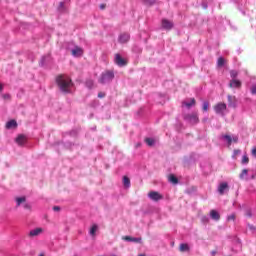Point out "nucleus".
<instances>
[{"mask_svg":"<svg viewBox=\"0 0 256 256\" xmlns=\"http://www.w3.org/2000/svg\"><path fill=\"white\" fill-rule=\"evenodd\" d=\"M56 83L62 91V93H72L73 92V82L69 76L60 75L56 78Z\"/></svg>","mask_w":256,"mask_h":256,"instance_id":"nucleus-1","label":"nucleus"},{"mask_svg":"<svg viewBox=\"0 0 256 256\" xmlns=\"http://www.w3.org/2000/svg\"><path fill=\"white\" fill-rule=\"evenodd\" d=\"M114 78H115V74L113 73V71H106L102 73L100 77V83H102L103 85L107 83H111Z\"/></svg>","mask_w":256,"mask_h":256,"instance_id":"nucleus-2","label":"nucleus"},{"mask_svg":"<svg viewBox=\"0 0 256 256\" xmlns=\"http://www.w3.org/2000/svg\"><path fill=\"white\" fill-rule=\"evenodd\" d=\"M214 111L216 115H221V117H225V111H227V104L220 102L214 106Z\"/></svg>","mask_w":256,"mask_h":256,"instance_id":"nucleus-3","label":"nucleus"},{"mask_svg":"<svg viewBox=\"0 0 256 256\" xmlns=\"http://www.w3.org/2000/svg\"><path fill=\"white\" fill-rule=\"evenodd\" d=\"M226 191H229V184H227V182L220 183L218 186V193L220 195H225Z\"/></svg>","mask_w":256,"mask_h":256,"instance_id":"nucleus-4","label":"nucleus"},{"mask_svg":"<svg viewBox=\"0 0 256 256\" xmlns=\"http://www.w3.org/2000/svg\"><path fill=\"white\" fill-rule=\"evenodd\" d=\"M114 61L116 65H118V67H125V65H127V62L125 61V59H123L119 54L115 55Z\"/></svg>","mask_w":256,"mask_h":256,"instance_id":"nucleus-5","label":"nucleus"},{"mask_svg":"<svg viewBox=\"0 0 256 256\" xmlns=\"http://www.w3.org/2000/svg\"><path fill=\"white\" fill-rule=\"evenodd\" d=\"M222 139L224 140V141H226V143H228V145H231V143H237V141H239V137H237V136H233V137H231V136H229V135H224V136H222Z\"/></svg>","mask_w":256,"mask_h":256,"instance_id":"nucleus-6","label":"nucleus"},{"mask_svg":"<svg viewBox=\"0 0 256 256\" xmlns=\"http://www.w3.org/2000/svg\"><path fill=\"white\" fill-rule=\"evenodd\" d=\"M148 197L152 201H159V200L163 199V196L161 194H159V192H155V191L150 192L148 194Z\"/></svg>","mask_w":256,"mask_h":256,"instance_id":"nucleus-7","label":"nucleus"},{"mask_svg":"<svg viewBox=\"0 0 256 256\" xmlns=\"http://www.w3.org/2000/svg\"><path fill=\"white\" fill-rule=\"evenodd\" d=\"M71 53H72L73 57H82V55H83V48H81L79 46H75L71 50Z\"/></svg>","mask_w":256,"mask_h":256,"instance_id":"nucleus-8","label":"nucleus"},{"mask_svg":"<svg viewBox=\"0 0 256 256\" xmlns=\"http://www.w3.org/2000/svg\"><path fill=\"white\" fill-rule=\"evenodd\" d=\"M122 239L128 243H141V237L135 238L131 236H123Z\"/></svg>","mask_w":256,"mask_h":256,"instance_id":"nucleus-9","label":"nucleus"},{"mask_svg":"<svg viewBox=\"0 0 256 256\" xmlns=\"http://www.w3.org/2000/svg\"><path fill=\"white\" fill-rule=\"evenodd\" d=\"M184 119L189 121V123H197L199 121L197 114H188L184 117Z\"/></svg>","mask_w":256,"mask_h":256,"instance_id":"nucleus-10","label":"nucleus"},{"mask_svg":"<svg viewBox=\"0 0 256 256\" xmlns=\"http://www.w3.org/2000/svg\"><path fill=\"white\" fill-rule=\"evenodd\" d=\"M162 28L166 29L167 31H169L170 29H173V22H171L167 19H163L162 20Z\"/></svg>","mask_w":256,"mask_h":256,"instance_id":"nucleus-11","label":"nucleus"},{"mask_svg":"<svg viewBox=\"0 0 256 256\" xmlns=\"http://www.w3.org/2000/svg\"><path fill=\"white\" fill-rule=\"evenodd\" d=\"M129 39H131V36L129 35V33H123V34H120L118 41L119 43H127Z\"/></svg>","mask_w":256,"mask_h":256,"instance_id":"nucleus-12","label":"nucleus"},{"mask_svg":"<svg viewBox=\"0 0 256 256\" xmlns=\"http://www.w3.org/2000/svg\"><path fill=\"white\" fill-rule=\"evenodd\" d=\"M229 87L233 89H239L241 87V81L237 79H232L229 83Z\"/></svg>","mask_w":256,"mask_h":256,"instance_id":"nucleus-13","label":"nucleus"},{"mask_svg":"<svg viewBox=\"0 0 256 256\" xmlns=\"http://www.w3.org/2000/svg\"><path fill=\"white\" fill-rule=\"evenodd\" d=\"M193 105H195V98H192L188 101H184L182 103V107H187V109H191V107H193Z\"/></svg>","mask_w":256,"mask_h":256,"instance_id":"nucleus-14","label":"nucleus"},{"mask_svg":"<svg viewBox=\"0 0 256 256\" xmlns=\"http://www.w3.org/2000/svg\"><path fill=\"white\" fill-rule=\"evenodd\" d=\"M210 217L214 221H219V219H221V216L219 215V212H217V210H211L210 211Z\"/></svg>","mask_w":256,"mask_h":256,"instance_id":"nucleus-15","label":"nucleus"},{"mask_svg":"<svg viewBox=\"0 0 256 256\" xmlns=\"http://www.w3.org/2000/svg\"><path fill=\"white\" fill-rule=\"evenodd\" d=\"M41 233H43V229L41 228H36L33 229L29 232L30 237H37V235H41Z\"/></svg>","mask_w":256,"mask_h":256,"instance_id":"nucleus-16","label":"nucleus"},{"mask_svg":"<svg viewBox=\"0 0 256 256\" xmlns=\"http://www.w3.org/2000/svg\"><path fill=\"white\" fill-rule=\"evenodd\" d=\"M27 141V138H25L24 135H19L17 138H16V143L18 145H25V142Z\"/></svg>","mask_w":256,"mask_h":256,"instance_id":"nucleus-17","label":"nucleus"},{"mask_svg":"<svg viewBox=\"0 0 256 256\" xmlns=\"http://www.w3.org/2000/svg\"><path fill=\"white\" fill-rule=\"evenodd\" d=\"M17 127V121L10 120L6 123V129H15Z\"/></svg>","mask_w":256,"mask_h":256,"instance_id":"nucleus-18","label":"nucleus"},{"mask_svg":"<svg viewBox=\"0 0 256 256\" xmlns=\"http://www.w3.org/2000/svg\"><path fill=\"white\" fill-rule=\"evenodd\" d=\"M123 185L124 187H126V189H129V187H131V180L129 179V177H123Z\"/></svg>","mask_w":256,"mask_h":256,"instance_id":"nucleus-19","label":"nucleus"},{"mask_svg":"<svg viewBox=\"0 0 256 256\" xmlns=\"http://www.w3.org/2000/svg\"><path fill=\"white\" fill-rule=\"evenodd\" d=\"M25 201H26L25 196L17 197L16 198V205H17V207L23 205V203H25Z\"/></svg>","mask_w":256,"mask_h":256,"instance_id":"nucleus-20","label":"nucleus"},{"mask_svg":"<svg viewBox=\"0 0 256 256\" xmlns=\"http://www.w3.org/2000/svg\"><path fill=\"white\" fill-rule=\"evenodd\" d=\"M228 105H229V107H235L236 106L235 97H233L231 95H228Z\"/></svg>","mask_w":256,"mask_h":256,"instance_id":"nucleus-21","label":"nucleus"},{"mask_svg":"<svg viewBox=\"0 0 256 256\" xmlns=\"http://www.w3.org/2000/svg\"><path fill=\"white\" fill-rule=\"evenodd\" d=\"M168 181L170 183H173V185H177V183H179V180H177V177H175V175L171 174L169 177H168Z\"/></svg>","mask_w":256,"mask_h":256,"instance_id":"nucleus-22","label":"nucleus"},{"mask_svg":"<svg viewBox=\"0 0 256 256\" xmlns=\"http://www.w3.org/2000/svg\"><path fill=\"white\" fill-rule=\"evenodd\" d=\"M145 143L147 144L148 147H153L155 145V139L153 138H146Z\"/></svg>","mask_w":256,"mask_h":256,"instance_id":"nucleus-23","label":"nucleus"},{"mask_svg":"<svg viewBox=\"0 0 256 256\" xmlns=\"http://www.w3.org/2000/svg\"><path fill=\"white\" fill-rule=\"evenodd\" d=\"M97 229H98V227H97V225L96 224H94L91 228H90V235H91V237H95V233H97Z\"/></svg>","mask_w":256,"mask_h":256,"instance_id":"nucleus-24","label":"nucleus"},{"mask_svg":"<svg viewBox=\"0 0 256 256\" xmlns=\"http://www.w3.org/2000/svg\"><path fill=\"white\" fill-rule=\"evenodd\" d=\"M180 251L185 253V251H189V244L182 243L180 244Z\"/></svg>","mask_w":256,"mask_h":256,"instance_id":"nucleus-25","label":"nucleus"},{"mask_svg":"<svg viewBox=\"0 0 256 256\" xmlns=\"http://www.w3.org/2000/svg\"><path fill=\"white\" fill-rule=\"evenodd\" d=\"M247 175H249V170L247 169L242 170L240 174V179H247Z\"/></svg>","mask_w":256,"mask_h":256,"instance_id":"nucleus-26","label":"nucleus"},{"mask_svg":"<svg viewBox=\"0 0 256 256\" xmlns=\"http://www.w3.org/2000/svg\"><path fill=\"white\" fill-rule=\"evenodd\" d=\"M49 59H51L50 55L42 57V59L40 61V65H45L47 63V61H49Z\"/></svg>","mask_w":256,"mask_h":256,"instance_id":"nucleus-27","label":"nucleus"},{"mask_svg":"<svg viewBox=\"0 0 256 256\" xmlns=\"http://www.w3.org/2000/svg\"><path fill=\"white\" fill-rule=\"evenodd\" d=\"M217 65L218 67H223L225 65V59L223 57L218 58Z\"/></svg>","mask_w":256,"mask_h":256,"instance_id":"nucleus-28","label":"nucleus"},{"mask_svg":"<svg viewBox=\"0 0 256 256\" xmlns=\"http://www.w3.org/2000/svg\"><path fill=\"white\" fill-rule=\"evenodd\" d=\"M238 75H239V72H237L236 70H231L230 71L231 79H237Z\"/></svg>","mask_w":256,"mask_h":256,"instance_id":"nucleus-29","label":"nucleus"},{"mask_svg":"<svg viewBox=\"0 0 256 256\" xmlns=\"http://www.w3.org/2000/svg\"><path fill=\"white\" fill-rule=\"evenodd\" d=\"M242 163L243 165H247V163H249V157H247V155H244L242 157Z\"/></svg>","mask_w":256,"mask_h":256,"instance_id":"nucleus-30","label":"nucleus"},{"mask_svg":"<svg viewBox=\"0 0 256 256\" xmlns=\"http://www.w3.org/2000/svg\"><path fill=\"white\" fill-rule=\"evenodd\" d=\"M203 111H208L209 110V102H204L203 103V107H202Z\"/></svg>","mask_w":256,"mask_h":256,"instance_id":"nucleus-31","label":"nucleus"},{"mask_svg":"<svg viewBox=\"0 0 256 256\" xmlns=\"http://www.w3.org/2000/svg\"><path fill=\"white\" fill-rule=\"evenodd\" d=\"M65 2H60V4H59V11H65Z\"/></svg>","mask_w":256,"mask_h":256,"instance_id":"nucleus-32","label":"nucleus"},{"mask_svg":"<svg viewBox=\"0 0 256 256\" xmlns=\"http://www.w3.org/2000/svg\"><path fill=\"white\" fill-rule=\"evenodd\" d=\"M202 223H209V217L203 216L202 217Z\"/></svg>","mask_w":256,"mask_h":256,"instance_id":"nucleus-33","label":"nucleus"},{"mask_svg":"<svg viewBox=\"0 0 256 256\" xmlns=\"http://www.w3.org/2000/svg\"><path fill=\"white\" fill-rule=\"evenodd\" d=\"M228 221H235V215L228 216Z\"/></svg>","mask_w":256,"mask_h":256,"instance_id":"nucleus-34","label":"nucleus"},{"mask_svg":"<svg viewBox=\"0 0 256 256\" xmlns=\"http://www.w3.org/2000/svg\"><path fill=\"white\" fill-rule=\"evenodd\" d=\"M98 97L99 99H103V97H105V93L103 92L98 93Z\"/></svg>","mask_w":256,"mask_h":256,"instance_id":"nucleus-35","label":"nucleus"},{"mask_svg":"<svg viewBox=\"0 0 256 256\" xmlns=\"http://www.w3.org/2000/svg\"><path fill=\"white\" fill-rule=\"evenodd\" d=\"M53 211H61V208L59 206H54Z\"/></svg>","mask_w":256,"mask_h":256,"instance_id":"nucleus-36","label":"nucleus"},{"mask_svg":"<svg viewBox=\"0 0 256 256\" xmlns=\"http://www.w3.org/2000/svg\"><path fill=\"white\" fill-rule=\"evenodd\" d=\"M202 7H203V9H207V2H203Z\"/></svg>","mask_w":256,"mask_h":256,"instance_id":"nucleus-37","label":"nucleus"},{"mask_svg":"<svg viewBox=\"0 0 256 256\" xmlns=\"http://www.w3.org/2000/svg\"><path fill=\"white\" fill-rule=\"evenodd\" d=\"M146 5H153V2H149V0H145Z\"/></svg>","mask_w":256,"mask_h":256,"instance_id":"nucleus-38","label":"nucleus"},{"mask_svg":"<svg viewBox=\"0 0 256 256\" xmlns=\"http://www.w3.org/2000/svg\"><path fill=\"white\" fill-rule=\"evenodd\" d=\"M24 208H25V209H30L31 206H29V204H24Z\"/></svg>","mask_w":256,"mask_h":256,"instance_id":"nucleus-39","label":"nucleus"},{"mask_svg":"<svg viewBox=\"0 0 256 256\" xmlns=\"http://www.w3.org/2000/svg\"><path fill=\"white\" fill-rule=\"evenodd\" d=\"M100 9H105V4L100 5Z\"/></svg>","mask_w":256,"mask_h":256,"instance_id":"nucleus-40","label":"nucleus"},{"mask_svg":"<svg viewBox=\"0 0 256 256\" xmlns=\"http://www.w3.org/2000/svg\"><path fill=\"white\" fill-rule=\"evenodd\" d=\"M0 91H3V85L0 84Z\"/></svg>","mask_w":256,"mask_h":256,"instance_id":"nucleus-41","label":"nucleus"},{"mask_svg":"<svg viewBox=\"0 0 256 256\" xmlns=\"http://www.w3.org/2000/svg\"><path fill=\"white\" fill-rule=\"evenodd\" d=\"M4 97H5V99H9V95H5Z\"/></svg>","mask_w":256,"mask_h":256,"instance_id":"nucleus-42","label":"nucleus"},{"mask_svg":"<svg viewBox=\"0 0 256 256\" xmlns=\"http://www.w3.org/2000/svg\"><path fill=\"white\" fill-rule=\"evenodd\" d=\"M138 256H145L144 254H140V255H138Z\"/></svg>","mask_w":256,"mask_h":256,"instance_id":"nucleus-43","label":"nucleus"},{"mask_svg":"<svg viewBox=\"0 0 256 256\" xmlns=\"http://www.w3.org/2000/svg\"><path fill=\"white\" fill-rule=\"evenodd\" d=\"M39 256H44L43 254H40Z\"/></svg>","mask_w":256,"mask_h":256,"instance_id":"nucleus-44","label":"nucleus"}]
</instances>
